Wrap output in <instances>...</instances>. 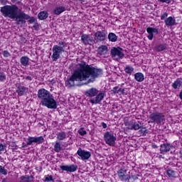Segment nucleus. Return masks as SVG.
Returning <instances> with one entry per match:
<instances>
[{
	"label": "nucleus",
	"mask_w": 182,
	"mask_h": 182,
	"mask_svg": "<svg viewBox=\"0 0 182 182\" xmlns=\"http://www.w3.org/2000/svg\"><path fill=\"white\" fill-rule=\"evenodd\" d=\"M103 75V70L101 68H96L91 65H88L85 61H81L76 65L75 70L70 76V77L65 82L67 86H75V82H83L87 80L84 85H89L96 81L97 77ZM88 79V80H87Z\"/></svg>",
	"instance_id": "obj_1"
},
{
	"label": "nucleus",
	"mask_w": 182,
	"mask_h": 182,
	"mask_svg": "<svg viewBox=\"0 0 182 182\" xmlns=\"http://www.w3.org/2000/svg\"><path fill=\"white\" fill-rule=\"evenodd\" d=\"M19 8L15 4L6 5L1 7L0 12H1L4 18H9L13 21H15L16 25H25L26 21L28 23H33L36 22V18L33 16L31 17L29 14H26L23 11L18 12Z\"/></svg>",
	"instance_id": "obj_2"
},
{
	"label": "nucleus",
	"mask_w": 182,
	"mask_h": 182,
	"mask_svg": "<svg viewBox=\"0 0 182 182\" xmlns=\"http://www.w3.org/2000/svg\"><path fill=\"white\" fill-rule=\"evenodd\" d=\"M37 97L41 100V106H45L48 109H58V102L55 100V97L45 88L38 90Z\"/></svg>",
	"instance_id": "obj_3"
},
{
	"label": "nucleus",
	"mask_w": 182,
	"mask_h": 182,
	"mask_svg": "<svg viewBox=\"0 0 182 182\" xmlns=\"http://www.w3.org/2000/svg\"><path fill=\"white\" fill-rule=\"evenodd\" d=\"M85 95L87 97H94L90 100V103H92V105H99L105 99L106 92L104 91L99 92L97 88L91 87L85 92Z\"/></svg>",
	"instance_id": "obj_4"
},
{
	"label": "nucleus",
	"mask_w": 182,
	"mask_h": 182,
	"mask_svg": "<svg viewBox=\"0 0 182 182\" xmlns=\"http://www.w3.org/2000/svg\"><path fill=\"white\" fill-rule=\"evenodd\" d=\"M150 120L149 124L154 123V124H162L166 122V116L164 114L159 112H153L149 115Z\"/></svg>",
	"instance_id": "obj_5"
},
{
	"label": "nucleus",
	"mask_w": 182,
	"mask_h": 182,
	"mask_svg": "<svg viewBox=\"0 0 182 182\" xmlns=\"http://www.w3.org/2000/svg\"><path fill=\"white\" fill-rule=\"evenodd\" d=\"M110 53L112 59L117 62L124 58V50L120 47H112Z\"/></svg>",
	"instance_id": "obj_6"
},
{
	"label": "nucleus",
	"mask_w": 182,
	"mask_h": 182,
	"mask_svg": "<svg viewBox=\"0 0 182 182\" xmlns=\"http://www.w3.org/2000/svg\"><path fill=\"white\" fill-rule=\"evenodd\" d=\"M104 140L108 146H114L117 140L116 134H113L112 132H105L104 134Z\"/></svg>",
	"instance_id": "obj_7"
},
{
	"label": "nucleus",
	"mask_w": 182,
	"mask_h": 182,
	"mask_svg": "<svg viewBox=\"0 0 182 182\" xmlns=\"http://www.w3.org/2000/svg\"><path fill=\"white\" fill-rule=\"evenodd\" d=\"M107 38V33L106 31H99L94 34V42L95 43H99V42H105Z\"/></svg>",
	"instance_id": "obj_8"
},
{
	"label": "nucleus",
	"mask_w": 182,
	"mask_h": 182,
	"mask_svg": "<svg viewBox=\"0 0 182 182\" xmlns=\"http://www.w3.org/2000/svg\"><path fill=\"white\" fill-rule=\"evenodd\" d=\"M53 55L51 56L53 61L56 62L58 59H60V53L65 52L63 47H59V46H53Z\"/></svg>",
	"instance_id": "obj_9"
},
{
	"label": "nucleus",
	"mask_w": 182,
	"mask_h": 182,
	"mask_svg": "<svg viewBox=\"0 0 182 182\" xmlns=\"http://www.w3.org/2000/svg\"><path fill=\"white\" fill-rule=\"evenodd\" d=\"M81 42L83 45H85V46H87V45L92 46L95 45V38L90 34H82L81 36Z\"/></svg>",
	"instance_id": "obj_10"
},
{
	"label": "nucleus",
	"mask_w": 182,
	"mask_h": 182,
	"mask_svg": "<svg viewBox=\"0 0 182 182\" xmlns=\"http://www.w3.org/2000/svg\"><path fill=\"white\" fill-rule=\"evenodd\" d=\"M60 170L63 171H67V173H75L77 170V165L71 164V165H63L60 166Z\"/></svg>",
	"instance_id": "obj_11"
},
{
	"label": "nucleus",
	"mask_w": 182,
	"mask_h": 182,
	"mask_svg": "<svg viewBox=\"0 0 182 182\" xmlns=\"http://www.w3.org/2000/svg\"><path fill=\"white\" fill-rule=\"evenodd\" d=\"M77 154H78L82 160H89V159H90V156H92L90 151L83 150L82 149V148L78 149Z\"/></svg>",
	"instance_id": "obj_12"
},
{
	"label": "nucleus",
	"mask_w": 182,
	"mask_h": 182,
	"mask_svg": "<svg viewBox=\"0 0 182 182\" xmlns=\"http://www.w3.org/2000/svg\"><path fill=\"white\" fill-rule=\"evenodd\" d=\"M146 32L149 34L147 38L149 41H153V38H154L155 35H159V28L154 27H148L146 28Z\"/></svg>",
	"instance_id": "obj_13"
},
{
	"label": "nucleus",
	"mask_w": 182,
	"mask_h": 182,
	"mask_svg": "<svg viewBox=\"0 0 182 182\" xmlns=\"http://www.w3.org/2000/svg\"><path fill=\"white\" fill-rule=\"evenodd\" d=\"M173 147L174 146H173V144L168 143L161 144L160 148L161 154H166V153H168V151L173 149Z\"/></svg>",
	"instance_id": "obj_14"
},
{
	"label": "nucleus",
	"mask_w": 182,
	"mask_h": 182,
	"mask_svg": "<svg viewBox=\"0 0 182 182\" xmlns=\"http://www.w3.org/2000/svg\"><path fill=\"white\" fill-rule=\"evenodd\" d=\"M16 92L19 96H24L25 93L28 92V87L22 85H18Z\"/></svg>",
	"instance_id": "obj_15"
},
{
	"label": "nucleus",
	"mask_w": 182,
	"mask_h": 182,
	"mask_svg": "<svg viewBox=\"0 0 182 182\" xmlns=\"http://www.w3.org/2000/svg\"><path fill=\"white\" fill-rule=\"evenodd\" d=\"M164 22L165 25L167 26H174V25H176V18L169 16L164 21Z\"/></svg>",
	"instance_id": "obj_16"
},
{
	"label": "nucleus",
	"mask_w": 182,
	"mask_h": 182,
	"mask_svg": "<svg viewBox=\"0 0 182 182\" xmlns=\"http://www.w3.org/2000/svg\"><path fill=\"white\" fill-rule=\"evenodd\" d=\"M167 43H160L155 46L154 49L156 52H163L167 50Z\"/></svg>",
	"instance_id": "obj_17"
},
{
	"label": "nucleus",
	"mask_w": 182,
	"mask_h": 182,
	"mask_svg": "<svg viewBox=\"0 0 182 182\" xmlns=\"http://www.w3.org/2000/svg\"><path fill=\"white\" fill-rule=\"evenodd\" d=\"M172 87L175 90L182 87V78H177L174 82L172 83Z\"/></svg>",
	"instance_id": "obj_18"
},
{
	"label": "nucleus",
	"mask_w": 182,
	"mask_h": 182,
	"mask_svg": "<svg viewBox=\"0 0 182 182\" xmlns=\"http://www.w3.org/2000/svg\"><path fill=\"white\" fill-rule=\"evenodd\" d=\"M66 11V9H65V6H57L53 9V13L54 15H60L63 12H65Z\"/></svg>",
	"instance_id": "obj_19"
},
{
	"label": "nucleus",
	"mask_w": 182,
	"mask_h": 182,
	"mask_svg": "<svg viewBox=\"0 0 182 182\" xmlns=\"http://www.w3.org/2000/svg\"><path fill=\"white\" fill-rule=\"evenodd\" d=\"M48 16L49 14L46 11H41L38 15V18L40 21H45V19H48Z\"/></svg>",
	"instance_id": "obj_20"
},
{
	"label": "nucleus",
	"mask_w": 182,
	"mask_h": 182,
	"mask_svg": "<svg viewBox=\"0 0 182 182\" xmlns=\"http://www.w3.org/2000/svg\"><path fill=\"white\" fill-rule=\"evenodd\" d=\"M20 63L21 65H22V66H28L29 65V58H28V56H22L20 58Z\"/></svg>",
	"instance_id": "obj_21"
},
{
	"label": "nucleus",
	"mask_w": 182,
	"mask_h": 182,
	"mask_svg": "<svg viewBox=\"0 0 182 182\" xmlns=\"http://www.w3.org/2000/svg\"><path fill=\"white\" fill-rule=\"evenodd\" d=\"M166 176H168V177H169V178H176V177H177L176 171H174L171 168H168L166 170Z\"/></svg>",
	"instance_id": "obj_22"
},
{
	"label": "nucleus",
	"mask_w": 182,
	"mask_h": 182,
	"mask_svg": "<svg viewBox=\"0 0 182 182\" xmlns=\"http://www.w3.org/2000/svg\"><path fill=\"white\" fill-rule=\"evenodd\" d=\"M134 79L136 82H143L144 80V75L141 73H136L134 74Z\"/></svg>",
	"instance_id": "obj_23"
},
{
	"label": "nucleus",
	"mask_w": 182,
	"mask_h": 182,
	"mask_svg": "<svg viewBox=\"0 0 182 182\" xmlns=\"http://www.w3.org/2000/svg\"><path fill=\"white\" fill-rule=\"evenodd\" d=\"M129 129V130H139L141 129V123H140V122H135Z\"/></svg>",
	"instance_id": "obj_24"
},
{
	"label": "nucleus",
	"mask_w": 182,
	"mask_h": 182,
	"mask_svg": "<svg viewBox=\"0 0 182 182\" xmlns=\"http://www.w3.org/2000/svg\"><path fill=\"white\" fill-rule=\"evenodd\" d=\"M21 182H33V176H22L20 178Z\"/></svg>",
	"instance_id": "obj_25"
},
{
	"label": "nucleus",
	"mask_w": 182,
	"mask_h": 182,
	"mask_svg": "<svg viewBox=\"0 0 182 182\" xmlns=\"http://www.w3.org/2000/svg\"><path fill=\"white\" fill-rule=\"evenodd\" d=\"M108 39L109 42H117V36L114 33H109L108 34Z\"/></svg>",
	"instance_id": "obj_26"
},
{
	"label": "nucleus",
	"mask_w": 182,
	"mask_h": 182,
	"mask_svg": "<svg viewBox=\"0 0 182 182\" xmlns=\"http://www.w3.org/2000/svg\"><path fill=\"white\" fill-rule=\"evenodd\" d=\"M57 139L58 140H65V139H66V132H58L57 134Z\"/></svg>",
	"instance_id": "obj_27"
},
{
	"label": "nucleus",
	"mask_w": 182,
	"mask_h": 182,
	"mask_svg": "<svg viewBox=\"0 0 182 182\" xmlns=\"http://www.w3.org/2000/svg\"><path fill=\"white\" fill-rule=\"evenodd\" d=\"M124 72L128 75H132V73L134 72V68L130 65H127L126 68H124Z\"/></svg>",
	"instance_id": "obj_28"
},
{
	"label": "nucleus",
	"mask_w": 182,
	"mask_h": 182,
	"mask_svg": "<svg viewBox=\"0 0 182 182\" xmlns=\"http://www.w3.org/2000/svg\"><path fill=\"white\" fill-rule=\"evenodd\" d=\"M99 53L103 55L107 52V46H101L98 48Z\"/></svg>",
	"instance_id": "obj_29"
},
{
	"label": "nucleus",
	"mask_w": 182,
	"mask_h": 182,
	"mask_svg": "<svg viewBox=\"0 0 182 182\" xmlns=\"http://www.w3.org/2000/svg\"><path fill=\"white\" fill-rule=\"evenodd\" d=\"M118 177L119 178H120L121 177H122V176H125V174H127V171L123 168H121L118 171Z\"/></svg>",
	"instance_id": "obj_30"
},
{
	"label": "nucleus",
	"mask_w": 182,
	"mask_h": 182,
	"mask_svg": "<svg viewBox=\"0 0 182 182\" xmlns=\"http://www.w3.org/2000/svg\"><path fill=\"white\" fill-rule=\"evenodd\" d=\"M28 144L32 146L33 143H36V136H28L27 139Z\"/></svg>",
	"instance_id": "obj_31"
},
{
	"label": "nucleus",
	"mask_w": 182,
	"mask_h": 182,
	"mask_svg": "<svg viewBox=\"0 0 182 182\" xmlns=\"http://www.w3.org/2000/svg\"><path fill=\"white\" fill-rule=\"evenodd\" d=\"M28 144L32 146L33 143H36V136H28L27 139Z\"/></svg>",
	"instance_id": "obj_32"
},
{
	"label": "nucleus",
	"mask_w": 182,
	"mask_h": 182,
	"mask_svg": "<svg viewBox=\"0 0 182 182\" xmlns=\"http://www.w3.org/2000/svg\"><path fill=\"white\" fill-rule=\"evenodd\" d=\"M130 175H127V173H125L124 176L119 178V180H121V181L130 182Z\"/></svg>",
	"instance_id": "obj_33"
},
{
	"label": "nucleus",
	"mask_w": 182,
	"mask_h": 182,
	"mask_svg": "<svg viewBox=\"0 0 182 182\" xmlns=\"http://www.w3.org/2000/svg\"><path fill=\"white\" fill-rule=\"evenodd\" d=\"M54 150L55 153H59V151L62 150V146H60V142H55V144L54 145Z\"/></svg>",
	"instance_id": "obj_34"
},
{
	"label": "nucleus",
	"mask_w": 182,
	"mask_h": 182,
	"mask_svg": "<svg viewBox=\"0 0 182 182\" xmlns=\"http://www.w3.org/2000/svg\"><path fill=\"white\" fill-rule=\"evenodd\" d=\"M45 142V139L43 138V136H36V143L37 144H42V143Z\"/></svg>",
	"instance_id": "obj_35"
},
{
	"label": "nucleus",
	"mask_w": 182,
	"mask_h": 182,
	"mask_svg": "<svg viewBox=\"0 0 182 182\" xmlns=\"http://www.w3.org/2000/svg\"><path fill=\"white\" fill-rule=\"evenodd\" d=\"M0 174H2L3 176H6V174H8V170H6L4 166H2L1 165H0Z\"/></svg>",
	"instance_id": "obj_36"
},
{
	"label": "nucleus",
	"mask_w": 182,
	"mask_h": 182,
	"mask_svg": "<svg viewBox=\"0 0 182 182\" xmlns=\"http://www.w3.org/2000/svg\"><path fill=\"white\" fill-rule=\"evenodd\" d=\"M5 80H6V75L4 72H0V82H5Z\"/></svg>",
	"instance_id": "obj_37"
},
{
	"label": "nucleus",
	"mask_w": 182,
	"mask_h": 182,
	"mask_svg": "<svg viewBox=\"0 0 182 182\" xmlns=\"http://www.w3.org/2000/svg\"><path fill=\"white\" fill-rule=\"evenodd\" d=\"M140 134H141L142 136H146L147 134V133H149L147 129H146V127H142L141 129H140L139 131Z\"/></svg>",
	"instance_id": "obj_38"
},
{
	"label": "nucleus",
	"mask_w": 182,
	"mask_h": 182,
	"mask_svg": "<svg viewBox=\"0 0 182 182\" xmlns=\"http://www.w3.org/2000/svg\"><path fill=\"white\" fill-rule=\"evenodd\" d=\"M78 133L79 134H80V136H85V134H87V132H86V130H85V128H80L78 130Z\"/></svg>",
	"instance_id": "obj_39"
},
{
	"label": "nucleus",
	"mask_w": 182,
	"mask_h": 182,
	"mask_svg": "<svg viewBox=\"0 0 182 182\" xmlns=\"http://www.w3.org/2000/svg\"><path fill=\"white\" fill-rule=\"evenodd\" d=\"M167 16H168V13L165 12L161 16V21H166L167 19Z\"/></svg>",
	"instance_id": "obj_40"
},
{
	"label": "nucleus",
	"mask_w": 182,
	"mask_h": 182,
	"mask_svg": "<svg viewBox=\"0 0 182 182\" xmlns=\"http://www.w3.org/2000/svg\"><path fill=\"white\" fill-rule=\"evenodd\" d=\"M44 181L45 182H49V181L55 182V181H53V176H52V175H50V176L48 175L47 177H46Z\"/></svg>",
	"instance_id": "obj_41"
},
{
	"label": "nucleus",
	"mask_w": 182,
	"mask_h": 182,
	"mask_svg": "<svg viewBox=\"0 0 182 182\" xmlns=\"http://www.w3.org/2000/svg\"><path fill=\"white\" fill-rule=\"evenodd\" d=\"M4 58H11V54L8 50H4L2 53Z\"/></svg>",
	"instance_id": "obj_42"
},
{
	"label": "nucleus",
	"mask_w": 182,
	"mask_h": 182,
	"mask_svg": "<svg viewBox=\"0 0 182 182\" xmlns=\"http://www.w3.org/2000/svg\"><path fill=\"white\" fill-rule=\"evenodd\" d=\"M111 92H112L114 95H116V93L119 94V86L114 87Z\"/></svg>",
	"instance_id": "obj_43"
},
{
	"label": "nucleus",
	"mask_w": 182,
	"mask_h": 182,
	"mask_svg": "<svg viewBox=\"0 0 182 182\" xmlns=\"http://www.w3.org/2000/svg\"><path fill=\"white\" fill-rule=\"evenodd\" d=\"M58 46L59 48H63V49H64V48L66 46V43L63 42V41H60L58 43Z\"/></svg>",
	"instance_id": "obj_44"
},
{
	"label": "nucleus",
	"mask_w": 182,
	"mask_h": 182,
	"mask_svg": "<svg viewBox=\"0 0 182 182\" xmlns=\"http://www.w3.org/2000/svg\"><path fill=\"white\" fill-rule=\"evenodd\" d=\"M2 151H5V146L0 143V154H2Z\"/></svg>",
	"instance_id": "obj_45"
},
{
	"label": "nucleus",
	"mask_w": 182,
	"mask_h": 182,
	"mask_svg": "<svg viewBox=\"0 0 182 182\" xmlns=\"http://www.w3.org/2000/svg\"><path fill=\"white\" fill-rule=\"evenodd\" d=\"M159 2H162L163 4H171V0H158Z\"/></svg>",
	"instance_id": "obj_46"
},
{
	"label": "nucleus",
	"mask_w": 182,
	"mask_h": 182,
	"mask_svg": "<svg viewBox=\"0 0 182 182\" xmlns=\"http://www.w3.org/2000/svg\"><path fill=\"white\" fill-rule=\"evenodd\" d=\"M119 93H122V95H124V88L118 87V94Z\"/></svg>",
	"instance_id": "obj_47"
},
{
	"label": "nucleus",
	"mask_w": 182,
	"mask_h": 182,
	"mask_svg": "<svg viewBox=\"0 0 182 182\" xmlns=\"http://www.w3.org/2000/svg\"><path fill=\"white\" fill-rule=\"evenodd\" d=\"M28 146H30V144H28V141H27V143L23 142V144H22L23 149H26V147H28Z\"/></svg>",
	"instance_id": "obj_48"
},
{
	"label": "nucleus",
	"mask_w": 182,
	"mask_h": 182,
	"mask_svg": "<svg viewBox=\"0 0 182 182\" xmlns=\"http://www.w3.org/2000/svg\"><path fill=\"white\" fill-rule=\"evenodd\" d=\"M1 5H6L8 0H0Z\"/></svg>",
	"instance_id": "obj_49"
},
{
	"label": "nucleus",
	"mask_w": 182,
	"mask_h": 182,
	"mask_svg": "<svg viewBox=\"0 0 182 182\" xmlns=\"http://www.w3.org/2000/svg\"><path fill=\"white\" fill-rule=\"evenodd\" d=\"M101 124H102V127H103V129L107 128V124L106 123L102 122Z\"/></svg>",
	"instance_id": "obj_50"
},
{
	"label": "nucleus",
	"mask_w": 182,
	"mask_h": 182,
	"mask_svg": "<svg viewBox=\"0 0 182 182\" xmlns=\"http://www.w3.org/2000/svg\"><path fill=\"white\" fill-rule=\"evenodd\" d=\"M181 166V162H177V164H176V167H178V168H180V166Z\"/></svg>",
	"instance_id": "obj_51"
},
{
	"label": "nucleus",
	"mask_w": 182,
	"mask_h": 182,
	"mask_svg": "<svg viewBox=\"0 0 182 182\" xmlns=\"http://www.w3.org/2000/svg\"><path fill=\"white\" fill-rule=\"evenodd\" d=\"M26 80H32V77H31V76H27V77H26Z\"/></svg>",
	"instance_id": "obj_52"
},
{
	"label": "nucleus",
	"mask_w": 182,
	"mask_h": 182,
	"mask_svg": "<svg viewBox=\"0 0 182 182\" xmlns=\"http://www.w3.org/2000/svg\"><path fill=\"white\" fill-rule=\"evenodd\" d=\"M152 147L154 149H159V146H157L156 144L152 145Z\"/></svg>",
	"instance_id": "obj_53"
},
{
	"label": "nucleus",
	"mask_w": 182,
	"mask_h": 182,
	"mask_svg": "<svg viewBox=\"0 0 182 182\" xmlns=\"http://www.w3.org/2000/svg\"><path fill=\"white\" fill-rule=\"evenodd\" d=\"M180 158L182 159V149L179 151Z\"/></svg>",
	"instance_id": "obj_54"
},
{
	"label": "nucleus",
	"mask_w": 182,
	"mask_h": 182,
	"mask_svg": "<svg viewBox=\"0 0 182 182\" xmlns=\"http://www.w3.org/2000/svg\"><path fill=\"white\" fill-rule=\"evenodd\" d=\"M133 178L134 180H137V176H134Z\"/></svg>",
	"instance_id": "obj_55"
},
{
	"label": "nucleus",
	"mask_w": 182,
	"mask_h": 182,
	"mask_svg": "<svg viewBox=\"0 0 182 182\" xmlns=\"http://www.w3.org/2000/svg\"><path fill=\"white\" fill-rule=\"evenodd\" d=\"M1 182H6V179H3Z\"/></svg>",
	"instance_id": "obj_56"
},
{
	"label": "nucleus",
	"mask_w": 182,
	"mask_h": 182,
	"mask_svg": "<svg viewBox=\"0 0 182 182\" xmlns=\"http://www.w3.org/2000/svg\"><path fill=\"white\" fill-rule=\"evenodd\" d=\"M18 0H11V2H16Z\"/></svg>",
	"instance_id": "obj_57"
},
{
	"label": "nucleus",
	"mask_w": 182,
	"mask_h": 182,
	"mask_svg": "<svg viewBox=\"0 0 182 182\" xmlns=\"http://www.w3.org/2000/svg\"><path fill=\"white\" fill-rule=\"evenodd\" d=\"M17 4L19 5V4H21V1H18Z\"/></svg>",
	"instance_id": "obj_58"
}]
</instances>
